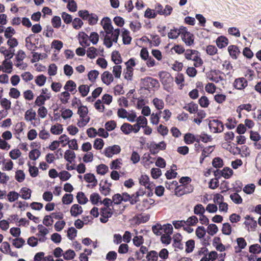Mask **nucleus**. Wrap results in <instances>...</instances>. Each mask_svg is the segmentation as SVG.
Listing matches in <instances>:
<instances>
[{
    "mask_svg": "<svg viewBox=\"0 0 261 261\" xmlns=\"http://www.w3.org/2000/svg\"><path fill=\"white\" fill-rule=\"evenodd\" d=\"M212 166L217 169L222 167L224 166L223 160L220 157H215L212 161Z\"/></svg>",
    "mask_w": 261,
    "mask_h": 261,
    "instance_id": "nucleus-35",
    "label": "nucleus"
},
{
    "mask_svg": "<svg viewBox=\"0 0 261 261\" xmlns=\"http://www.w3.org/2000/svg\"><path fill=\"white\" fill-rule=\"evenodd\" d=\"M205 210L201 204H197L194 207V213L195 215L202 216L205 213Z\"/></svg>",
    "mask_w": 261,
    "mask_h": 261,
    "instance_id": "nucleus-42",
    "label": "nucleus"
},
{
    "mask_svg": "<svg viewBox=\"0 0 261 261\" xmlns=\"http://www.w3.org/2000/svg\"><path fill=\"white\" fill-rule=\"evenodd\" d=\"M146 257L148 261H157L158 254L156 251L151 250L148 252Z\"/></svg>",
    "mask_w": 261,
    "mask_h": 261,
    "instance_id": "nucleus-52",
    "label": "nucleus"
},
{
    "mask_svg": "<svg viewBox=\"0 0 261 261\" xmlns=\"http://www.w3.org/2000/svg\"><path fill=\"white\" fill-rule=\"evenodd\" d=\"M196 234L199 239H202L206 234V230L204 226H199L195 231Z\"/></svg>",
    "mask_w": 261,
    "mask_h": 261,
    "instance_id": "nucleus-53",
    "label": "nucleus"
},
{
    "mask_svg": "<svg viewBox=\"0 0 261 261\" xmlns=\"http://www.w3.org/2000/svg\"><path fill=\"white\" fill-rule=\"evenodd\" d=\"M198 103L201 107L206 108L208 107L210 101L208 98L206 96L203 95L198 99Z\"/></svg>",
    "mask_w": 261,
    "mask_h": 261,
    "instance_id": "nucleus-50",
    "label": "nucleus"
},
{
    "mask_svg": "<svg viewBox=\"0 0 261 261\" xmlns=\"http://www.w3.org/2000/svg\"><path fill=\"white\" fill-rule=\"evenodd\" d=\"M41 155V152L38 149H33L29 152V158L33 161H36Z\"/></svg>",
    "mask_w": 261,
    "mask_h": 261,
    "instance_id": "nucleus-40",
    "label": "nucleus"
},
{
    "mask_svg": "<svg viewBox=\"0 0 261 261\" xmlns=\"http://www.w3.org/2000/svg\"><path fill=\"white\" fill-rule=\"evenodd\" d=\"M185 57L186 59L193 61L194 62V65L203 64V61L200 57V54L197 50L187 49L185 53Z\"/></svg>",
    "mask_w": 261,
    "mask_h": 261,
    "instance_id": "nucleus-6",
    "label": "nucleus"
},
{
    "mask_svg": "<svg viewBox=\"0 0 261 261\" xmlns=\"http://www.w3.org/2000/svg\"><path fill=\"white\" fill-rule=\"evenodd\" d=\"M122 37L124 44H129L130 43L132 37L130 36V32L124 28L122 30Z\"/></svg>",
    "mask_w": 261,
    "mask_h": 261,
    "instance_id": "nucleus-24",
    "label": "nucleus"
},
{
    "mask_svg": "<svg viewBox=\"0 0 261 261\" xmlns=\"http://www.w3.org/2000/svg\"><path fill=\"white\" fill-rule=\"evenodd\" d=\"M60 97L59 96L61 102L66 104L68 102V100L70 97V94L68 91H64L60 94Z\"/></svg>",
    "mask_w": 261,
    "mask_h": 261,
    "instance_id": "nucleus-48",
    "label": "nucleus"
},
{
    "mask_svg": "<svg viewBox=\"0 0 261 261\" xmlns=\"http://www.w3.org/2000/svg\"><path fill=\"white\" fill-rule=\"evenodd\" d=\"M247 84L248 82L245 78L240 77L234 81L233 86L237 89L242 90L247 87Z\"/></svg>",
    "mask_w": 261,
    "mask_h": 261,
    "instance_id": "nucleus-11",
    "label": "nucleus"
},
{
    "mask_svg": "<svg viewBox=\"0 0 261 261\" xmlns=\"http://www.w3.org/2000/svg\"><path fill=\"white\" fill-rule=\"evenodd\" d=\"M184 140L186 144H193L195 142V135L190 133H186L184 136Z\"/></svg>",
    "mask_w": 261,
    "mask_h": 261,
    "instance_id": "nucleus-43",
    "label": "nucleus"
},
{
    "mask_svg": "<svg viewBox=\"0 0 261 261\" xmlns=\"http://www.w3.org/2000/svg\"><path fill=\"white\" fill-rule=\"evenodd\" d=\"M63 130V125L59 123L52 125L50 128V132L54 135H60L62 133Z\"/></svg>",
    "mask_w": 261,
    "mask_h": 261,
    "instance_id": "nucleus-30",
    "label": "nucleus"
},
{
    "mask_svg": "<svg viewBox=\"0 0 261 261\" xmlns=\"http://www.w3.org/2000/svg\"><path fill=\"white\" fill-rule=\"evenodd\" d=\"M35 81V83L38 86L42 87L45 84L46 81V77L43 74H39L36 77Z\"/></svg>",
    "mask_w": 261,
    "mask_h": 261,
    "instance_id": "nucleus-46",
    "label": "nucleus"
},
{
    "mask_svg": "<svg viewBox=\"0 0 261 261\" xmlns=\"http://www.w3.org/2000/svg\"><path fill=\"white\" fill-rule=\"evenodd\" d=\"M133 125L128 123H124L121 126V130L125 135H128L132 132Z\"/></svg>",
    "mask_w": 261,
    "mask_h": 261,
    "instance_id": "nucleus-56",
    "label": "nucleus"
},
{
    "mask_svg": "<svg viewBox=\"0 0 261 261\" xmlns=\"http://www.w3.org/2000/svg\"><path fill=\"white\" fill-rule=\"evenodd\" d=\"M77 231L73 227H69L67 231V236L70 240H73L77 234Z\"/></svg>",
    "mask_w": 261,
    "mask_h": 261,
    "instance_id": "nucleus-57",
    "label": "nucleus"
},
{
    "mask_svg": "<svg viewBox=\"0 0 261 261\" xmlns=\"http://www.w3.org/2000/svg\"><path fill=\"white\" fill-rule=\"evenodd\" d=\"M7 43L9 46V49H7L6 47L2 46L0 48V52L3 54L5 57L4 63L7 64V65H12V62L9 60H10V59H11L14 55L15 49L14 48L16 46V40L15 38L9 39Z\"/></svg>",
    "mask_w": 261,
    "mask_h": 261,
    "instance_id": "nucleus-1",
    "label": "nucleus"
},
{
    "mask_svg": "<svg viewBox=\"0 0 261 261\" xmlns=\"http://www.w3.org/2000/svg\"><path fill=\"white\" fill-rule=\"evenodd\" d=\"M1 251L5 253H9L12 256H16V253L10 250V246L7 242H4L1 247Z\"/></svg>",
    "mask_w": 261,
    "mask_h": 261,
    "instance_id": "nucleus-25",
    "label": "nucleus"
},
{
    "mask_svg": "<svg viewBox=\"0 0 261 261\" xmlns=\"http://www.w3.org/2000/svg\"><path fill=\"white\" fill-rule=\"evenodd\" d=\"M109 171L108 167L103 164H101L96 166V172L97 174L103 175Z\"/></svg>",
    "mask_w": 261,
    "mask_h": 261,
    "instance_id": "nucleus-36",
    "label": "nucleus"
},
{
    "mask_svg": "<svg viewBox=\"0 0 261 261\" xmlns=\"http://www.w3.org/2000/svg\"><path fill=\"white\" fill-rule=\"evenodd\" d=\"M101 25L106 33L114 31L111 19L108 17L103 18L101 21Z\"/></svg>",
    "mask_w": 261,
    "mask_h": 261,
    "instance_id": "nucleus-10",
    "label": "nucleus"
},
{
    "mask_svg": "<svg viewBox=\"0 0 261 261\" xmlns=\"http://www.w3.org/2000/svg\"><path fill=\"white\" fill-rule=\"evenodd\" d=\"M184 27H180L179 29L175 28L172 29L168 33V37L170 39H175L178 38L179 35H181Z\"/></svg>",
    "mask_w": 261,
    "mask_h": 261,
    "instance_id": "nucleus-13",
    "label": "nucleus"
},
{
    "mask_svg": "<svg viewBox=\"0 0 261 261\" xmlns=\"http://www.w3.org/2000/svg\"><path fill=\"white\" fill-rule=\"evenodd\" d=\"M163 229V226L160 223H156L152 227V230L153 232L156 236H162V232L161 230Z\"/></svg>",
    "mask_w": 261,
    "mask_h": 261,
    "instance_id": "nucleus-64",
    "label": "nucleus"
},
{
    "mask_svg": "<svg viewBox=\"0 0 261 261\" xmlns=\"http://www.w3.org/2000/svg\"><path fill=\"white\" fill-rule=\"evenodd\" d=\"M117 126L116 122L115 120H110L107 121L105 125L106 129L108 132L114 130Z\"/></svg>",
    "mask_w": 261,
    "mask_h": 261,
    "instance_id": "nucleus-60",
    "label": "nucleus"
},
{
    "mask_svg": "<svg viewBox=\"0 0 261 261\" xmlns=\"http://www.w3.org/2000/svg\"><path fill=\"white\" fill-rule=\"evenodd\" d=\"M159 76L164 90L169 92L173 84V77L169 72L164 71L159 72Z\"/></svg>",
    "mask_w": 261,
    "mask_h": 261,
    "instance_id": "nucleus-4",
    "label": "nucleus"
},
{
    "mask_svg": "<svg viewBox=\"0 0 261 261\" xmlns=\"http://www.w3.org/2000/svg\"><path fill=\"white\" fill-rule=\"evenodd\" d=\"M79 41L82 46H88L89 43V36L84 32H80L79 34Z\"/></svg>",
    "mask_w": 261,
    "mask_h": 261,
    "instance_id": "nucleus-27",
    "label": "nucleus"
},
{
    "mask_svg": "<svg viewBox=\"0 0 261 261\" xmlns=\"http://www.w3.org/2000/svg\"><path fill=\"white\" fill-rule=\"evenodd\" d=\"M76 199L77 202L80 204H85L88 201V198L86 196L85 193L83 192H79L77 193Z\"/></svg>",
    "mask_w": 261,
    "mask_h": 261,
    "instance_id": "nucleus-32",
    "label": "nucleus"
},
{
    "mask_svg": "<svg viewBox=\"0 0 261 261\" xmlns=\"http://www.w3.org/2000/svg\"><path fill=\"white\" fill-rule=\"evenodd\" d=\"M98 55V50L94 47H90L87 50V56L90 59L95 58Z\"/></svg>",
    "mask_w": 261,
    "mask_h": 261,
    "instance_id": "nucleus-54",
    "label": "nucleus"
},
{
    "mask_svg": "<svg viewBox=\"0 0 261 261\" xmlns=\"http://www.w3.org/2000/svg\"><path fill=\"white\" fill-rule=\"evenodd\" d=\"M152 102L155 108L159 110H162L164 107V102L162 99L154 98Z\"/></svg>",
    "mask_w": 261,
    "mask_h": 261,
    "instance_id": "nucleus-55",
    "label": "nucleus"
},
{
    "mask_svg": "<svg viewBox=\"0 0 261 261\" xmlns=\"http://www.w3.org/2000/svg\"><path fill=\"white\" fill-rule=\"evenodd\" d=\"M183 108L188 111L190 113L194 114L198 111V106L194 102L191 101L184 107Z\"/></svg>",
    "mask_w": 261,
    "mask_h": 261,
    "instance_id": "nucleus-23",
    "label": "nucleus"
},
{
    "mask_svg": "<svg viewBox=\"0 0 261 261\" xmlns=\"http://www.w3.org/2000/svg\"><path fill=\"white\" fill-rule=\"evenodd\" d=\"M119 34V29H116L112 32L106 33L103 41L104 44L108 48L111 47L114 43L117 42Z\"/></svg>",
    "mask_w": 261,
    "mask_h": 261,
    "instance_id": "nucleus-5",
    "label": "nucleus"
},
{
    "mask_svg": "<svg viewBox=\"0 0 261 261\" xmlns=\"http://www.w3.org/2000/svg\"><path fill=\"white\" fill-rule=\"evenodd\" d=\"M64 158L66 161L71 164L74 161L76 158V154L73 151L70 149H67L65 152Z\"/></svg>",
    "mask_w": 261,
    "mask_h": 261,
    "instance_id": "nucleus-22",
    "label": "nucleus"
},
{
    "mask_svg": "<svg viewBox=\"0 0 261 261\" xmlns=\"http://www.w3.org/2000/svg\"><path fill=\"white\" fill-rule=\"evenodd\" d=\"M236 241L238 246L234 247L235 252L238 253L246 247L247 244L245 239L242 237L237 238Z\"/></svg>",
    "mask_w": 261,
    "mask_h": 261,
    "instance_id": "nucleus-12",
    "label": "nucleus"
},
{
    "mask_svg": "<svg viewBox=\"0 0 261 261\" xmlns=\"http://www.w3.org/2000/svg\"><path fill=\"white\" fill-rule=\"evenodd\" d=\"M220 172L221 175L225 179L230 178L233 173V170L228 167H224Z\"/></svg>",
    "mask_w": 261,
    "mask_h": 261,
    "instance_id": "nucleus-29",
    "label": "nucleus"
},
{
    "mask_svg": "<svg viewBox=\"0 0 261 261\" xmlns=\"http://www.w3.org/2000/svg\"><path fill=\"white\" fill-rule=\"evenodd\" d=\"M141 84L140 90L144 88L145 90L150 91L151 89H154L158 90L160 87V84L158 80L154 79L151 77L147 76L141 79Z\"/></svg>",
    "mask_w": 261,
    "mask_h": 261,
    "instance_id": "nucleus-3",
    "label": "nucleus"
},
{
    "mask_svg": "<svg viewBox=\"0 0 261 261\" xmlns=\"http://www.w3.org/2000/svg\"><path fill=\"white\" fill-rule=\"evenodd\" d=\"M104 144V141L102 139L96 138L94 141L93 147L95 149L100 150L103 148Z\"/></svg>",
    "mask_w": 261,
    "mask_h": 261,
    "instance_id": "nucleus-63",
    "label": "nucleus"
},
{
    "mask_svg": "<svg viewBox=\"0 0 261 261\" xmlns=\"http://www.w3.org/2000/svg\"><path fill=\"white\" fill-rule=\"evenodd\" d=\"M121 151L120 147L118 145H114L106 148L104 150L105 155L109 158H112L113 154H117Z\"/></svg>",
    "mask_w": 261,
    "mask_h": 261,
    "instance_id": "nucleus-9",
    "label": "nucleus"
},
{
    "mask_svg": "<svg viewBox=\"0 0 261 261\" xmlns=\"http://www.w3.org/2000/svg\"><path fill=\"white\" fill-rule=\"evenodd\" d=\"M88 113V110L87 106L81 105L78 106L77 114L80 115L81 119L85 118Z\"/></svg>",
    "mask_w": 261,
    "mask_h": 261,
    "instance_id": "nucleus-31",
    "label": "nucleus"
},
{
    "mask_svg": "<svg viewBox=\"0 0 261 261\" xmlns=\"http://www.w3.org/2000/svg\"><path fill=\"white\" fill-rule=\"evenodd\" d=\"M231 200L236 204H239L242 203L243 199L241 196L238 193H234L230 195Z\"/></svg>",
    "mask_w": 261,
    "mask_h": 261,
    "instance_id": "nucleus-61",
    "label": "nucleus"
},
{
    "mask_svg": "<svg viewBox=\"0 0 261 261\" xmlns=\"http://www.w3.org/2000/svg\"><path fill=\"white\" fill-rule=\"evenodd\" d=\"M121 162L122 159L121 158L113 160L110 164V168L114 170L119 169L121 168L120 165L122 164Z\"/></svg>",
    "mask_w": 261,
    "mask_h": 261,
    "instance_id": "nucleus-34",
    "label": "nucleus"
},
{
    "mask_svg": "<svg viewBox=\"0 0 261 261\" xmlns=\"http://www.w3.org/2000/svg\"><path fill=\"white\" fill-rule=\"evenodd\" d=\"M73 195L71 193L65 194L62 198V201L64 204H70L73 202Z\"/></svg>",
    "mask_w": 261,
    "mask_h": 261,
    "instance_id": "nucleus-41",
    "label": "nucleus"
},
{
    "mask_svg": "<svg viewBox=\"0 0 261 261\" xmlns=\"http://www.w3.org/2000/svg\"><path fill=\"white\" fill-rule=\"evenodd\" d=\"M218 226L214 223L210 224L207 228V233L211 236H213L218 231Z\"/></svg>",
    "mask_w": 261,
    "mask_h": 261,
    "instance_id": "nucleus-45",
    "label": "nucleus"
},
{
    "mask_svg": "<svg viewBox=\"0 0 261 261\" xmlns=\"http://www.w3.org/2000/svg\"><path fill=\"white\" fill-rule=\"evenodd\" d=\"M78 90L82 97H85L90 91V87L87 85H81L78 88Z\"/></svg>",
    "mask_w": 261,
    "mask_h": 261,
    "instance_id": "nucleus-38",
    "label": "nucleus"
},
{
    "mask_svg": "<svg viewBox=\"0 0 261 261\" xmlns=\"http://www.w3.org/2000/svg\"><path fill=\"white\" fill-rule=\"evenodd\" d=\"M215 148V145H213V146H208V147H206L203 148V149L202 150V153H201V155L199 159V163L200 164H202L204 160V159L206 157L208 156V155H206V153L207 152H209V153H212L214 149Z\"/></svg>",
    "mask_w": 261,
    "mask_h": 261,
    "instance_id": "nucleus-20",
    "label": "nucleus"
},
{
    "mask_svg": "<svg viewBox=\"0 0 261 261\" xmlns=\"http://www.w3.org/2000/svg\"><path fill=\"white\" fill-rule=\"evenodd\" d=\"M32 191L30 189L27 187H23L21 189L20 193H17V199L19 197H21L24 200L30 199L31 196Z\"/></svg>",
    "mask_w": 261,
    "mask_h": 261,
    "instance_id": "nucleus-14",
    "label": "nucleus"
},
{
    "mask_svg": "<svg viewBox=\"0 0 261 261\" xmlns=\"http://www.w3.org/2000/svg\"><path fill=\"white\" fill-rule=\"evenodd\" d=\"M65 138V141L67 142L68 147L70 149L77 150L79 148L78 144L77 143V140L75 139H73L71 140H70L69 137L67 136V137Z\"/></svg>",
    "mask_w": 261,
    "mask_h": 261,
    "instance_id": "nucleus-33",
    "label": "nucleus"
},
{
    "mask_svg": "<svg viewBox=\"0 0 261 261\" xmlns=\"http://www.w3.org/2000/svg\"><path fill=\"white\" fill-rule=\"evenodd\" d=\"M67 137V135L65 134H63L60 136L59 137V140H55L53 141L51 144L48 147L50 150L54 151L58 148L59 146L60 143H62L64 142L63 138Z\"/></svg>",
    "mask_w": 261,
    "mask_h": 261,
    "instance_id": "nucleus-19",
    "label": "nucleus"
},
{
    "mask_svg": "<svg viewBox=\"0 0 261 261\" xmlns=\"http://www.w3.org/2000/svg\"><path fill=\"white\" fill-rule=\"evenodd\" d=\"M101 200V197L97 193H93L90 195V201L93 205H97Z\"/></svg>",
    "mask_w": 261,
    "mask_h": 261,
    "instance_id": "nucleus-39",
    "label": "nucleus"
},
{
    "mask_svg": "<svg viewBox=\"0 0 261 261\" xmlns=\"http://www.w3.org/2000/svg\"><path fill=\"white\" fill-rule=\"evenodd\" d=\"M255 189V186L254 184H249L246 185L243 189V190L247 194H251L254 193Z\"/></svg>",
    "mask_w": 261,
    "mask_h": 261,
    "instance_id": "nucleus-58",
    "label": "nucleus"
},
{
    "mask_svg": "<svg viewBox=\"0 0 261 261\" xmlns=\"http://www.w3.org/2000/svg\"><path fill=\"white\" fill-rule=\"evenodd\" d=\"M36 113L35 111H34L32 109H30L25 112V119L27 121H31L33 120L35 121L37 120L38 122L40 121L39 118H36Z\"/></svg>",
    "mask_w": 261,
    "mask_h": 261,
    "instance_id": "nucleus-21",
    "label": "nucleus"
},
{
    "mask_svg": "<svg viewBox=\"0 0 261 261\" xmlns=\"http://www.w3.org/2000/svg\"><path fill=\"white\" fill-rule=\"evenodd\" d=\"M70 212L71 215L74 217L82 214L83 212V208L81 206L78 204H74L70 208Z\"/></svg>",
    "mask_w": 261,
    "mask_h": 261,
    "instance_id": "nucleus-17",
    "label": "nucleus"
},
{
    "mask_svg": "<svg viewBox=\"0 0 261 261\" xmlns=\"http://www.w3.org/2000/svg\"><path fill=\"white\" fill-rule=\"evenodd\" d=\"M61 111L62 112L61 116L64 120L71 118L73 115L72 110L65 109L64 107L62 108Z\"/></svg>",
    "mask_w": 261,
    "mask_h": 261,
    "instance_id": "nucleus-47",
    "label": "nucleus"
},
{
    "mask_svg": "<svg viewBox=\"0 0 261 261\" xmlns=\"http://www.w3.org/2000/svg\"><path fill=\"white\" fill-rule=\"evenodd\" d=\"M220 170L217 169L216 170H214V175L215 176V178L211 179L208 182V188L214 190L217 188L219 186V180L222 176L221 175V173L220 172Z\"/></svg>",
    "mask_w": 261,
    "mask_h": 261,
    "instance_id": "nucleus-8",
    "label": "nucleus"
},
{
    "mask_svg": "<svg viewBox=\"0 0 261 261\" xmlns=\"http://www.w3.org/2000/svg\"><path fill=\"white\" fill-rule=\"evenodd\" d=\"M249 251L254 254H259L261 252V246L258 244L251 245L249 246Z\"/></svg>",
    "mask_w": 261,
    "mask_h": 261,
    "instance_id": "nucleus-49",
    "label": "nucleus"
},
{
    "mask_svg": "<svg viewBox=\"0 0 261 261\" xmlns=\"http://www.w3.org/2000/svg\"><path fill=\"white\" fill-rule=\"evenodd\" d=\"M150 217L149 214L143 215L142 214L136 215L134 217V219L136 220V224L139 225L141 223H144L149 221Z\"/></svg>",
    "mask_w": 261,
    "mask_h": 261,
    "instance_id": "nucleus-16",
    "label": "nucleus"
},
{
    "mask_svg": "<svg viewBox=\"0 0 261 261\" xmlns=\"http://www.w3.org/2000/svg\"><path fill=\"white\" fill-rule=\"evenodd\" d=\"M221 230L223 234L227 236L230 235L232 232L231 225L228 222L223 223Z\"/></svg>",
    "mask_w": 261,
    "mask_h": 261,
    "instance_id": "nucleus-44",
    "label": "nucleus"
},
{
    "mask_svg": "<svg viewBox=\"0 0 261 261\" xmlns=\"http://www.w3.org/2000/svg\"><path fill=\"white\" fill-rule=\"evenodd\" d=\"M171 184L174 185V195L178 197L191 193L194 190V187L192 185H178L176 180L172 181Z\"/></svg>",
    "mask_w": 261,
    "mask_h": 261,
    "instance_id": "nucleus-2",
    "label": "nucleus"
},
{
    "mask_svg": "<svg viewBox=\"0 0 261 261\" xmlns=\"http://www.w3.org/2000/svg\"><path fill=\"white\" fill-rule=\"evenodd\" d=\"M76 254L75 252L72 249H68L63 255V258L66 260H71L74 258Z\"/></svg>",
    "mask_w": 261,
    "mask_h": 261,
    "instance_id": "nucleus-51",
    "label": "nucleus"
},
{
    "mask_svg": "<svg viewBox=\"0 0 261 261\" xmlns=\"http://www.w3.org/2000/svg\"><path fill=\"white\" fill-rule=\"evenodd\" d=\"M228 40L224 36H220L216 40V44L217 46L222 48L225 47L228 45Z\"/></svg>",
    "mask_w": 261,
    "mask_h": 261,
    "instance_id": "nucleus-28",
    "label": "nucleus"
},
{
    "mask_svg": "<svg viewBox=\"0 0 261 261\" xmlns=\"http://www.w3.org/2000/svg\"><path fill=\"white\" fill-rule=\"evenodd\" d=\"M162 113V112L161 111H159L158 112H156L155 114H152L151 115V122L154 125H157L160 119V115Z\"/></svg>",
    "mask_w": 261,
    "mask_h": 261,
    "instance_id": "nucleus-62",
    "label": "nucleus"
},
{
    "mask_svg": "<svg viewBox=\"0 0 261 261\" xmlns=\"http://www.w3.org/2000/svg\"><path fill=\"white\" fill-rule=\"evenodd\" d=\"M76 87L75 83L72 80H69L66 82L64 88L66 91L70 92L72 94H74L77 92Z\"/></svg>",
    "mask_w": 261,
    "mask_h": 261,
    "instance_id": "nucleus-15",
    "label": "nucleus"
},
{
    "mask_svg": "<svg viewBox=\"0 0 261 261\" xmlns=\"http://www.w3.org/2000/svg\"><path fill=\"white\" fill-rule=\"evenodd\" d=\"M181 37L182 41L187 45L191 46L194 43V35L187 31L186 27H184L182 32H181Z\"/></svg>",
    "mask_w": 261,
    "mask_h": 261,
    "instance_id": "nucleus-7",
    "label": "nucleus"
},
{
    "mask_svg": "<svg viewBox=\"0 0 261 261\" xmlns=\"http://www.w3.org/2000/svg\"><path fill=\"white\" fill-rule=\"evenodd\" d=\"M195 248V241L190 239L186 242V252L187 253H191Z\"/></svg>",
    "mask_w": 261,
    "mask_h": 261,
    "instance_id": "nucleus-37",
    "label": "nucleus"
},
{
    "mask_svg": "<svg viewBox=\"0 0 261 261\" xmlns=\"http://www.w3.org/2000/svg\"><path fill=\"white\" fill-rule=\"evenodd\" d=\"M113 76L109 71H105L101 74V80L107 85H109L113 81Z\"/></svg>",
    "mask_w": 261,
    "mask_h": 261,
    "instance_id": "nucleus-18",
    "label": "nucleus"
},
{
    "mask_svg": "<svg viewBox=\"0 0 261 261\" xmlns=\"http://www.w3.org/2000/svg\"><path fill=\"white\" fill-rule=\"evenodd\" d=\"M228 51L230 56L233 59H237L238 56L239 55L240 51L239 49V48L236 45H230L228 47Z\"/></svg>",
    "mask_w": 261,
    "mask_h": 261,
    "instance_id": "nucleus-26",
    "label": "nucleus"
},
{
    "mask_svg": "<svg viewBox=\"0 0 261 261\" xmlns=\"http://www.w3.org/2000/svg\"><path fill=\"white\" fill-rule=\"evenodd\" d=\"M29 171L31 177H35L38 175L39 171L37 167L32 166L30 162H28Z\"/></svg>",
    "mask_w": 261,
    "mask_h": 261,
    "instance_id": "nucleus-59",
    "label": "nucleus"
}]
</instances>
